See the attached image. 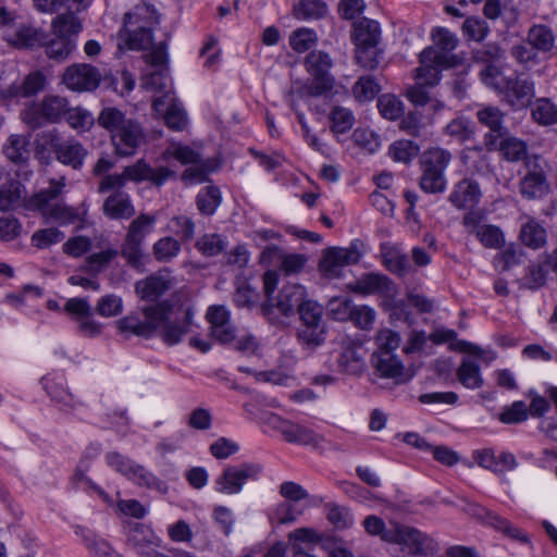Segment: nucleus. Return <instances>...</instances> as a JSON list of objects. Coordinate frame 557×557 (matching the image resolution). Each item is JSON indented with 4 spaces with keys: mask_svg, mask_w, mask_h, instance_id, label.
<instances>
[{
    "mask_svg": "<svg viewBox=\"0 0 557 557\" xmlns=\"http://www.w3.org/2000/svg\"><path fill=\"white\" fill-rule=\"evenodd\" d=\"M97 123L109 133L114 152L121 158L134 156L146 144L143 125L115 107H104L97 116Z\"/></svg>",
    "mask_w": 557,
    "mask_h": 557,
    "instance_id": "f257e3e1",
    "label": "nucleus"
},
{
    "mask_svg": "<svg viewBox=\"0 0 557 557\" xmlns=\"http://www.w3.org/2000/svg\"><path fill=\"white\" fill-rule=\"evenodd\" d=\"M161 15L150 3L141 2L124 14L119 38L131 50H144L151 47L153 32Z\"/></svg>",
    "mask_w": 557,
    "mask_h": 557,
    "instance_id": "f03ea898",
    "label": "nucleus"
},
{
    "mask_svg": "<svg viewBox=\"0 0 557 557\" xmlns=\"http://www.w3.org/2000/svg\"><path fill=\"white\" fill-rule=\"evenodd\" d=\"M484 84L502 96V101L515 111L531 104L534 97V84L519 76H505L495 65H487L481 71Z\"/></svg>",
    "mask_w": 557,
    "mask_h": 557,
    "instance_id": "7ed1b4c3",
    "label": "nucleus"
},
{
    "mask_svg": "<svg viewBox=\"0 0 557 557\" xmlns=\"http://www.w3.org/2000/svg\"><path fill=\"white\" fill-rule=\"evenodd\" d=\"M194 311L191 308L174 309L166 301L156 304L154 334L164 344L173 346L190 331Z\"/></svg>",
    "mask_w": 557,
    "mask_h": 557,
    "instance_id": "20e7f679",
    "label": "nucleus"
},
{
    "mask_svg": "<svg viewBox=\"0 0 557 557\" xmlns=\"http://www.w3.org/2000/svg\"><path fill=\"white\" fill-rule=\"evenodd\" d=\"M391 544H397L395 557H433L438 552L437 542L429 534L405 524H397Z\"/></svg>",
    "mask_w": 557,
    "mask_h": 557,
    "instance_id": "39448f33",
    "label": "nucleus"
},
{
    "mask_svg": "<svg viewBox=\"0 0 557 557\" xmlns=\"http://www.w3.org/2000/svg\"><path fill=\"white\" fill-rule=\"evenodd\" d=\"M450 160V152L442 148L430 149L423 153L420 177V187L423 191L438 194L446 189L445 170Z\"/></svg>",
    "mask_w": 557,
    "mask_h": 557,
    "instance_id": "423d86ee",
    "label": "nucleus"
},
{
    "mask_svg": "<svg viewBox=\"0 0 557 557\" xmlns=\"http://www.w3.org/2000/svg\"><path fill=\"white\" fill-rule=\"evenodd\" d=\"M305 66L311 76L304 89L310 97L325 96L332 91L335 79L330 71L333 67V60L329 53L322 50L310 51L305 59Z\"/></svg>",
    "mask_w": 557,
    "mask_h": 557,
    "instance_id": "0eeeda50",
    "label": "nucleus"
},
{
    "mask_svg": "<svg viewBox=\"0 0 557 557\" xmlns=\"http://www.w3.org/2000/svg\"><path fill=\"white\" fill-rule=\"evenodd\" d=\"M300 326L297 332L302 345L314 348L325 341L326 323L323 319V308L313 300H307L298 310Z\"/></svg>",
    "mask_w": 557,
    "mask_h": 557,
    "instance_id": "6e6552de",
    "label": "nucleus"
},
{
    "mask_svg": "<svg viewBox=\"0 0 557 557\" xmlns=\"http://www.w3.org/2000/svg\"><path fill=\"white\" fill-rule=\"evenodd\" d=\"M69 111L66 98L58 95H47L39 102L33 103L22 112L23 121L33 129L46 123H59Z\"/></svg>",
    "mask_w": 557,
    "mask_h": 557,
    "instance_id": "1a4fd4ad",
    "label": "nucleus"
},
{
    "mask_svg": "<svg viewBox=\"0 0 557 557\" xmlns=\"http://www.w3.org/2000/svg\"><path fill=\"white\" fill-rule=\"evenodd\" d=\"M157 222L154 215L139 214L128 226L127 234L121 248L122 257L133 267L141 263V245L145 237L151 233Z\"/></svg>",
    "mask_w": 557,
    "mask_h": 557,
    "instance_id": "9d476101",
    "label": "nucleus"
},
{
    "mask_svg": "<svg viewBox=\"0 0 557 557\" xmlns=\"http://www.w3.org/2000/svg\"><path fill=\"white\" fill-rule=\"evenodd\" d=\"M107 462L115 471L120 472L140 486L157 490L162 494L168 492V486L164 482L159 480L144 466L136 463L135 461L128 459L117 451L107 454Z\"/></svg>",
    "mask_w": 557,
    "mask_h": 557,
    "instance_id": "9b49d317",
    "label": "nucleus"
},
{
    "mask_svg": "<svg viewBox=\"0 0 557 557\" xmlns=\"http://www.w3.org/2000/svg\"><path fill=\"white\" fill-rule=\"evenodd\" d=\"M525 175L521 178L519 189L527 199L542 198L549 191L547 173L549 165L545 159L537 154L529 157L525 161Z\"/></svg>",
    "mask_w": 557,
    "mask_h": 557,
    "instance_id": "f8f14e48",
    "label": "nucleus"
},
{
    "mask_svg": "<svg viewBox=\"0 0 557 557\" xmlns=\"http://www.w3.org/2000/svg\"><path fill=\"white\" fill-rule=\"evenodd\" d=\"M263 467L257 462H243L237 466H228L215 479V491L222 494L233 495L243 491L249 480H258Z\"/></svg>",
    "mask_w": 557,
    "mask_h": 557,
    "instance_id": "ddd939ff",
    "label": "nucleus"
},
{
    "mask_svg": "<svg viewBox=\"0 0 557 557\" xmlns=\"http://www.w3.org/2000/svg\"><path fill=\"white\" fill-rule=\"evenodd\" d=\"M479 123L488 132L484 135V145L487 151H495L498 140L506 135L505 113L495 106H483L475 113Z\"/></svg>",
    "mask_w": 557,
    "mask_h": 557,
    "instance_id": "4468645a",
    "label": "nucleus"
},
{
    "mask_svg": "<svg viewBox=\"0 0 557 557\" xmlns=\"http://www.w3.org/2000/svg\"><path fill=\"white\" fill-rule=\"evenodd\" d=\"M141 315L143 318L139 313L133 312L117 320L115 324L119 332L126 337L135 335L150 338L154 334L156 305L143 307Z\"/></svg>",
    "mask_w": 557,
    "mask_h": 557,
    "instance_id": "2eb2a0df",
    "label": "nucleus"
},
{
    "mask_svg": "<svg viewBox=\"0 0 557 557\" xmlns=\"http://www.w3.org/2000/svg\"><path fill=\"white\" fill-rule=\"evenodd\" d=\"M331 311L337 320H350L356 326L368 330L375 320V311L369 306H356L348 298L331 301Z\"/></svg>",
    "mask_w": 557,
    "mask_h": 557,
    "instance_id": "dca6fc26",
    "label": "nucleus"
},
{
    "mask_svg": "<svg viewBox=\"0 0 557 557\" xmlns=\"http://www.w3.org/2000/svg\"><path fill=\"white\" fill-rule=\"evenodd\" d=\"M5 42L20 50H34L48 41V34L32 23L20 22L14 30L7 32Z\"/></svg>",
    "mask_w": 557,
    "mask_h": 557,
    "instance_id": "f3484780",
    "label": "nucleus"
},
{
    "mask_svg": "<svg viewBox=\"0 0 557 557\" xmlns=\"http://www.w3.org/2000/svg\"><path fill=\"white\" fill-rule=\"evenodd\" d=\"M360 257L361 253L354 245L348 248H329L324 250L319 268L326 276L338 277L345 265L358 263Z\"/></svg>",
    "mask_w": 557,
    "mask_h": 557,
    "instance_id": "a211bd4d",
    "label": "nucleus"
},
{
    "mask_svg": "<svg viewBox=\"0 0 557 557\" xmlns=\"http://www.w3.org/2000/svg\"><path fill=\"white\" fill-rule=\"evenodd\" d=\"M306 289L297 284L284 286L275 299L262 306V311L265 315H271L273 310L276 309L281 314L288 317L294 313L295 308L297 311L300 305L305 304Z\"/></svg>",
    "mask_w": 557,
    "mask_h": 557,
    "instance_id": "6ab92c4d",
    "label": "nucleus"
},
{
    "mask_svg": "<svg viewBox=\"0 0 557 557\" xmlns=\"http://www.w3.org/2000/svg\"><path fill=\"white\" fill-rule=\"evenodd\" d=\"M100 81V72L90 64L71 65L63 74L65 86L75 91L95 90L99 86Z\"/></svg>",
    "mask_w": 557,
    "mask_h": 557,
    "instance_id": "aec40b11",
    "label": "nucleus"
},
{
    "mask_svg": "<svg viewBox=\"0 0 557 557\" xmlns=\"http://www.w3.org/2000/svg\"><path fill=\"white\" fill-rule=\"evenodd\" d=\"M127 543L140 557H164V554L157 550L161 545L160 539L145 524L135 523L132 527Z\"/></svg>",
    "mask_w": 557,
    "mask_h": 557,
    "instance_id": "412c9836",
    "label": "nucleus"
},
{
    "mask_svg": "<svg viewBox=\"0 0 557 557\" xmlns=\"http://www.w3.org/2000/svg\"><path fill=\"white\" fill-rule=\"evenodd\" d=\"M366 356L367 349L362 343L347 341L337 358V367L348 375H360L366 369Z\"/></svg>",
    "mask_w": 557,
    "mask_h": 557,
    "instance_id": "4be33fe9",
    "label": "nucleus"
},
{
    "mask_svg": "<svg viewBox=\"0 0 557 557\" xmlns=\"http://www.w3.org/2000/svg\"><path fill=\"white\" fill-rule=\"evenodd\" d=\"M47 84V77L41 71L27 74L22 82H14L0 90L3 99L29 98L42 91Z\"/></svg>",
    "mask_w": 557,
    "mask_h": 557,
    "instance_id": "5701e85b",
    "label": "nucleus"
},
{
    "mask_svg": "<svg viewBox=\"0 0 557 557\" xmlns=\"http://www.w3.org/2000/svg\"><path fill=\"white\" fill-rule=\"evenodd\" d=\"M51 149L55 154V159L74 170H81L88 154L87 149L75 139L61 141L57 136H52Z\"/></svg>",
    "mask_w": 557,
    "mask_h": 557,
    "instance_id": "b1692460",
    "label": "nucleus"
},
{
    "mask_svg": "<svg viewBox=\"0 0 557 557\" xmlns=\"http://www.w3.org/2000/svg\"><path fill=\"white\" fill-rule=\"evenodd\" d=\"M350 289L361 295H380L392 298L397 294V287L384 274L368 273L350 285Z\"/></svg>",
    "mask_w": 557,
    "mask_h": 557,
    "instance_id": "393cba45",
    "label": "nucleus"
},
{
    "mask_svg": "<svg viewBox=\"0 0 557 557\" xmlns=\"http://www.w3.org/2000/svg\"><path fill=\"white\" fill-rule=\"evenodd\" d=\"M421 66L416 70L418 78H425V83L434 86L440 81L438 66H450L449 58L436 47H426L419 55Z\"/></svg>",
    "mask_w": 557,
    "mask_h": 557,
    "instance_id": "a878e982",
    "label": "nucleus"
},
{
    "mask_svg": "<svg viewBox=\"0 0 557 557\" xmlns=\"http://www.w3.org/2000/svg\"><path fill=\"white\" fill-rule=\"evenodd\" d=\"M42 218L51 220L60 225L74 224L76 230H83L86 223L87 207L82 203L74 208L64 202H55L53 207L41 213Z\"/></svg>",
    "mask_w": 557,
    "mask_h": 557,
    "instance_id": "bb28decb",
    "label": "nucleus"
},
{
    "mask_svg": "<svg viewBox=\"0 0 557 557\" xmlns=\"http://www.w3.org/2000/svg\"><path fill=\"white\" fill-rule=\"evenodd\" d=\"M173 286V278L166 271H159L135 284V290L143 300L156 301Z\"/></svg>",
    "mask_w": 557,
    "mask_h": 557,
    "instance_id": "cd10ccee",
    "label": "nucleus"
},
{
    "mask_svg": "<svg viewBox=\"0 0 557 557\" xmlns=\"http://www.w3.org/2000/svg\"><path fill=\"white\" fill-rule=\"evenodd\" d=\"M374 372L384 379H392L395 383L404 382V364L395 354L375 351L371 359Z\"/></svg>",
    "mask_w": 557,
    "mask_h": 557,
    "instance_id": "c85d7f7f",
    "label": "nucleus"
},
{
    "mask_svg": "<svg viewBox=\"0 0 557 557\" xmlns=\"http://www.w3.org/2000/svg\"><path fill=\"white\" fill-rule=\"evenodd\" d=\"M481 198V189L475 181L465 178L456 184L449 201L458 209L474 207Z\"/></svg>",
    "mask_w": 557,
    "mask_h": 557,
    "instance_id": "c756f323",
    "label": "nucleus"
},
{
    "mask_svg": "<svg viewBox=\"0 0 557 557\" xmlns=\"http://www.w3.org/2000/svg\"><path fill=\"white\" fill-rule=\"evenodd\" d=\"M103 213L113 220L129 219L135 214V208L129 195L117 190L104 200Z\"/></svg>",
    "mask_w": 557,
    "mask_h": 557,
    "instance_id": "7c9ffc66",
    "label": "nucleus"
},
{
    "mask_svg": "<svg viewBox=\"0 0 557 557\" xmlns=\"http://www.w3.org/2000/svg\"><path fill=\"white\" fill-rule=\"evenodd\" d=\"M65 187V178L50 180L49 187L41 189L39 193L33 195L28 201L30 208L38 210L41 213L47 209L54 206V200L62 195Z\"/></svg>",
    "mask_w": 557,
    "mask_h": 557,
    "instance_id": "2f4dec72",
    "label": "nucleus"
},
{
    "mask_svg": "<svg viewBox=\"0 0 557 557\" xmlns=\"http://www.w3.org/2000/svg\"><path fill=\"white\" fill-rule=\"evenodd\" d=\"M283 437L288 443L319 447L323 437L313 430L288 420Z\"/></svg>",
    "mask_w": 557,
    "mask_h": 557,
    "instance_id": "473e14b6",
    "label": "nucleus"
},
{
    "mask_svg": "<svg viewBox=\"0 0 557 557\" xmlns=\"http://www.w3.org/2000/svg\"><path fill=\"white\" fill-rule=\"evenodd\" d=\"M397 524L399 523L393 521L389 523V528H387L384 520L376 515L367 516L361 523L368 535L380 537L381 541L389 544L396 533Z\"/></svg>",
    "mask_w": 557,
    "mask_h": 557,
    "instance_id": "72a5a7b5",
    "label": "nucleus"
},
{
    "mask_svg": "<svg viewBox=\"0 0 557 557\" xmlns=\"http://www.w3.org/2000/svg\"><path fill=\"white\" fill-rule=\"evenodd\" d=\"M382 257L384 265L392 273L404 276L412 270L408 257L396 247H383Z\"/></svg>",
    "mask_w": 557,
    "mask_h": 557,
    "instance_id": "f704fd0d",
    "label": "nucleus"
},
{
    "mask_svg": "<svg viewBox=\"0 0 557 557\" xmlns=\"http://www.w3.org/2000/svg\"><path fill=\"white\" fill-rule=\"evenodd\" d=\"M381 28L376 21L362 18L354 25V39L358 45H379Z\"/></svg>",
    "mask_w": 557,
    "mask_h": 557,
    "instance_id": "c9c22d12",
    "label": "nucleus"
},
{
    "mask_svg": "<svg viewBox=\"0 0 557 557\" xmlns=\"http://www.w3.org/2000/svg\"><path fill=\"white\" fill-rule=\"evenodd\" d=\"M293 11L295 17L302 21L321 20L329 14L327 4L322 0H300Z\"/></svg>",
    "mask_w": 557,
    "mask_h": 557,
    "instance_id": "e433bc0d",
    "label": "nucleus"
},
{
    "mask_svg": "<svg viewBox=\"0 0 557 557\" xmlns=\"http://www.w3.org/2000/svg\"><path fill=\"white\" fill-rule=\"evenodd\" d=\"M531 115L540 125H557V104L548 98H539L532 104Z\"/></svg>",
    "mask_w": 557,
    "mask_h": 557,
    "instance_id": "4c0bfd02",
    "label": "nucleus"
},
{
    "mask_svg": "<svg viewBox=\"0 0 557 557\" xmlns=\"http://www.w3.org/2000/svg\"><path fill=\"white\" fill-rule=\"evenodd\" d=\"M496 150H499L503 158L510 162H518L521 160H524L525 162L530 157L528 156L527 144L517 137L504 136L498 140V147Z\"/></svg>",
    "mask_w": 557,
    "mask_h": 557,
    "instance_id": "58836bf2",
    "label": "nucleus"
},
{
    "mask_svg": "<svg viewBox=\"0 0 557 557\" xmlns=\"http://www.w3.org/2000/svg\"><path fill=\"white\" fill-rule=\"evenodd\" d=\"M527 41L533 46L537 52H549L554 48L555 37L548 26L536 24L528 30Z\"/></svg>",
    "mask_w": 557,
    "mask_h": 557,
    "instance_id": "ea45409f",
    "label": "nucleus"
},
{
    "mask_svg": "<svg viewBox=\"0 0 557 557\" xmlns=\"http://www.w3.org/2000/svg\"><path fill=\"white\" fill-rule=\"evenodd\" d=\"M457 377L465 387L470 389L480 388L484 383L480 366L470 359H463L461 361L457 369Z\"/></svg>",
    "mask_w": 557,
    "mask_h": 557,
    "instance_id": "a19ab883",
    "label": "nucleus"
},
{
    "mask_svg": "<svg viewBox=\"0 0 557 557\" xmlns=\"http://www.w3.org/2000/svg\"><path fill=\"white\" fill-rule=\"evenodd\" d=\"M29 140L24 135H11L3 146L4 156L14 163H23L29 157Z\"/></svg>",
    "mask_w": 557,
    "mask_h": 557,
    "instance_id": "79ce46f5",
    "label": "nucleus"
},
{
    "mask_svg": "<svg viewBox=\"0 0 557 557\" xmlns=\"http://www.w3.org/2000/svg\"><path fill=\"white\" fill-rule=\"evenodd\" d=\"M486 517L488 524L496 531L502 532L505 536L522 544L529 543V537L522 532V530L513 525L508 519L492 511H488Z\"/></svg>",
    "mask_w": 557,
    "mask_h": 557,
    "instance_id": "37998d69",
    "label": "nucleus"
},
{
    "mask_svg": "<svg viewBox=\"0 0 557 557\" xmlns=\"http://www.w3.org/2000/svg\"><path fill=\"white\" fill-rule=\"evenodd\" d=\"M324 509L326 519L334 529L343 531L354 525V516L348 507L330 503L325 505Z\"/></svg>",
    "mask_w": 557,
    "mask_h": 557,
    "instance_id": "c03bdc74",
    "label": "nucleus"
},
{
    "mask_svg": "<svg viewBox=\"0 0 557 557\" xmlns=\"http://www.w3.org/2000/svg\"><path fill=\"white\" fill-rule=\"evenodd\" d=\"M520 238L525 246L537 249L546 243V231L539 222L530 220L522 225Z\"/></svg>",
    "mask_w": 557,
    "mask_h": 557,
    "instance_id": "a18cd8bd",
    "label": "nucleus"
},
{
    "mask_svg": "<svg viewBox=\"0 0 557 557\" xmlns=\"http://www.w3.org/2000/svg\"><path fill=\"white\" fill-rule=\"evenodd\" d=\"M222 200L221 191L215 186L203 187L196 198L198 210L206 215L213 214Z\"/></svg>",
    "mask_w": 557,
    "mask_h": 557,
    "instance_id": "49530a36",
    "label": "nucleus"
},
{
    "mask_svg": "<svg viewBox=\"0 0 557 557\" xmlns=\"http://www.w3.org/2000/svg\"><path fill=\"white\" fill-rule=\"evenodd\" d=\"M48 393L63 411H72L87 405V397H78L61 386H51Z\"/></svg>",
    "mask_w": 557,
    "mask_h": 557,
    "instance_id": "de8ad7c7",
    "label": "nucleus"
},
{
    "mask_svg": "<svg viewBox=\"0 0 557 557\" xmlns=\"http://www.w3.org/2000/svg\"><path fill=\"white\" fill-rule=\"evenodd\" d=\"M117 255L119 251L113 248L92 253L86 258L85 263L82 265V270L91 275H98Z\"/></svg>",
    "mask_w": 557,
    "mask_h": 557,
    "instance_id": "09e8293b",
    "label": "nucleus"
},
{
    "mask_svg": "<svg viewBox=\"0 0 557 557\" xmlns=\"http://www.w3.org/2000/svg\"><path fill=\"white\" fill-rule=\"evenodd\" d=\"M52 28L57 36L67 38L77 35L82 29L78 17L72 13L58 15L52 22Z\"/></svg>",
    "mask_w": 557,
    "mask_h": 557,
    "instance_id": "8fccbe9b",
    "label": "nucleus"
},
{
    "mask_svg": "<svg viewBox=\"0 0 557 557\" xmlns=\"http://www.w3.org/2000/svg\"><path fill=\"white\" fill-rule=\"evenodd\" d=\"M154 258L160 262H170L181 252V242L165 236L153 244L152 247Z\"/></svg>",
    "mask_w": 557,
    "mask_h": 557,
    "instance_id": "3c124183",
    "label": "nucleus"
},
{
    "mask_svg": "<svg viewBox=\"0 0 557 557\" xmlns=\"http://www.w3.org/2000/svg\"><path fill=\"white\" fill-rule=\"evenodd\" d=\"M86 547L94 557H117L111 545L94 533L81 529Z\"/></svg>",
    "mask_w": 557,
    "mask_h": 557,
    "instance_id": "603ef678",
    "label": "nucleus"
},
{
    "mask_svg": "<svg viewBox=\"0 0 557 557\" xmlns=\"http://www.w3.org/2000/svg\"><path fill=\"white\" fill-rule=\"evenodd\" d=\"M165 125L172 131L181 132L187 125V114L181 103L171 99L163 113Z\"/></svg>",
    "mask_w": 557,
    "mask_h": 557,
    "instance_id": "864d4df0",
    "label": "nucleus"
},
{
    "mask_svg": "<svg viewBox=\"0 0 557 557\" xmlns=\"http://www.w3.org/2000/svg\"><path fill=\"white\" fill-rule=\"evenodd\" d=\"M380 90L379 83L372 76L360 77L352 87V94L359 102L371 101Z\"/></svg>",
    "mask_w": 557,
    "mask_h": 557,
    "instance_id": "5fc2aeb1",
    "label": "nucleus"
},
{
    "mask_svg": "<svg viewBox=\"0 0 557 557\" xmlns=\"http://www.w3.org/2000/svg\"><path fill=\"white\" fill-rule=\"evenodd\" d=\"M446 135L451 136L460 143H466L474 137L471 122L466 117L458 116L451 120L444 128Z\"/></svg>",
    "mask_w": 557,
    "mask_h": 557,
    "instance_id": "6e6d98bb",
    "label": "nucleus"
},
{
    "mask_svg": "<svg viewBox=\"0 0 557 557\" xmlns=\"http://www.w3.org/2000/svg\"><path fill=\"white\" fill-rule=\"evenodd\" d=\"M382 51L377 45L356 46V60L359 65L367 70H374L381 62Z\"/></svg>",
    "mask_w": 557,
    "mask_h": 557,
    "instance_id": "4d7b16f0",
    "label": "nucleus"
},
{
    "mask_svg": "<svg viewBox=\"0 0 557 557\" xmlns=\"http://www.w3.org/2000/svg\"><path fill=\"white\" fill-rule=\"evenodd\" d=\"M420 152V147L411 140H397L389 147V154L393 160L409 163Z\"/></svg>",
    "mask_w": 557,
    "mask_h": 557,
    "instance_id": "13d9d810",
    "label": "nucleus"
},
{
    "mask_svg": "<svg viewBox=\"0 0 557 557\" xmlns=\"http://www.w3.org/2000/svg\"><path fill=\"white\" fill-rule=\"evenodd\" d=\"M65 234L58 227H48L36 231L32 235V245L38 249H47L51 245L62 242Z\"/></svg>",
    "mask_w": 557,
    "mask_h": 557,
    "instance_id": "bf43d9fd",
    "label": "nucleus"
},
{
    "mask_svg": "<svg viewBox=\"0 0 557 557\" xmlns=\"http://www.w3.org/2000/svg\"><path fill=\"white\" fill-rule=\"evenodd\" d=\"M377 108L383 117L397 120L404 113L403 101L394 95H382L377 100Z\"/></svg>",
    "mask_w": 557,
    "mask_h": 557,
    "instance_id": "052dcab7",
    "label": "nucleus"
},
{
    "mask_svg": "<svg viewBox=\"0 0 557 557\" xmlns=\"http://www.w3.org/2000/svg\"><path fill=\"white\" fill-rule=\"evenodd\" d=\"M330 120L332 122V131L337 134L348 132L355 123L352 112L344 107H334L330 113Z\"/></svg>",
    "mask_w": 557,
    "mask_h": 557,
    "instance_id": "680f3d73",
    "label": "nucleus"
},
{
    "mask_svg": "<svg viewBox=\"0 0 557 557\" xmlns=\"http://www.w3.org/2000/svg\"><path fill=\"white\" fill-rule=\"evenodd\" d=\"M95 310L103 318L116 317L123 311V300L114 294L104 295L97 301Z\"/></svg>",
    "mask_w": 557,
    "mask_h": 557,
    "instance_id": "e2e57ef3",
    "label": "nucleus"
},
{
    "mask_svg": "<svg viewBox=\"0 0 557 557\" xmlns=\"http://www.w3.org/2000/svg\"><path fill=\"white\" fill-rule=\"evenodd\" d=\"M510 54L525 69H531L539 63V52L528 41L513 46L510 50Z\"/></svg>",
    "mask_w": 557,
    "mask_h": 557,
    "instance_id": "0e129e2a",
    "label": "nucleus"
},
{
    "mask_svg": "<svg viewBox=\"0 0 557 557\" xmlns=\"http://www.w3.org/2000/svg\"><path fill=\"white\" fill-rule=\"evenodd\" d=\"M431 37L435 47L447 55L458 45V38L454 33L444 27H436L432 30Z\"/></svg>",
    "mask_w": 557,
    "mask_h": 557,
    "instance_id": "69168bd1",
    "label": "nucleus"
},
{
    "mask_svg": "<svg viewBox=\"0 0 557 557\" xmlns=\"http://www.w3.org/2000/svg\"><path fill=\"white\" fill-rule=\"evenodd\" d=\"M66 121L69 125L78 131H87L89 129L95 120L90 112L82 108H70L65 114Z\"/></svg>",
    "mask_w": 557,
    "mask_h": 557,
    "instance_id": "338daca9",
    "label": "nucleus"
},
{
    "mask_svg": "<svg viewBox=\"0 0 557 557\" xmlns=\"http://www.w3.org/2000/svg\"><path fill=\"white\" fill-rule=\"evenodd\" d=\"M317 41V35L312 29L300 28L295 30L289 37V45L296 52L309 50Z\"/></svg>",
    "mask_w": 557,
    "mask_h": 557,
    "instance_id": "774afa93",
    "label": "nucleus"
}]
</instances>
